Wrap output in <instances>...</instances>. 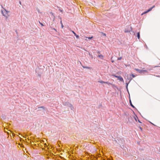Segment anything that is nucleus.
Here are the masks:
<instances>
[{"label":"nucleus","mask_w":160,"mask_h":160,"mask_svg":"<svg viewBox=\"0 0 160 160\" xmlns=\"http://www.w3.org/2000/svg\"><path fill=\"white\" fill-rule=\"evenodd\" d=\"M9 12H10L9 11H7L5 8H3V9L2 10V12L3 15L6 18H7L9 16V15L8 14Z\"/></svg>","instance_id":"f257e3e1"},{"label":"nucleus","mask_w":160,"mask_h":160,"mask_svg":"<svg viewBox=\"0 0 160 160\" xmlns=\"http://www.w3.org/2000/svg\"><path fill=\"white\" fill-rule=\"evenodd\" d=\"M135 70L138 71L139 73H142L143 72H147V71L146 70H142L137 68H135Z\"/></svg>","instance_id":"f03ea898"},{"label":"nucleus","mask_w":160,"mask_h":160,"mask_svg":"<svg viewBox=\"0 0 160 160\" xmlns=\"http://www.w3.org/2000/svg\"><path fill=\"white\" fill-rule=\"evenodd\" d=\"M118 79L119 80L121 81H122L123 82H124L123 78L120 76H119V77H118Z\"/></svg>","instance_id":"7ed1b4c3"},{"label":"nucleus","mask_w":160,"mask_h":160,"mask_svg":"<svg viewBox=\"0 0 160 160\" xmlns=\"http://www.w3.org/2000/svg\"><path fill=\"white\" fill-rule=\"evenodd\" d=\"M150 11H149V9L146 11H145L143 13H142V14H141V15H143L144 14H146L148 12H150Z\"/></svg>","instance_id":"20e7f679"},{"label":"nucleus","mask_w":160,"mask_h":160,"mask_svg":"<svg viewBox=\"0 0 160 160\" xmlns=\"http://www.w3.org/2000/svg\"><path fill=\"white\" fill-rule=\"evenodd\" d=\"M72 32L74 34L75 36H76V37L77 38H78L79 37V36L78 35H77L76 33L73 31H72Z\"/></svg>","instance_id":"39448f33"},{"label":"nucleus","mask_w":160,"mask_h":160,"mask_svg":"<svg viewBox=\"0 0 160 160\" xmlns=\"http://www.w3.org/2000/svg\"><path fill=\"white\" fill-rule=\"evenodd\" d=\"M98 57L102 59L103 58V56L102 55H98Z\"/></svg>","instance_id":"423d86ee"},{"label":"nucleus","mask_w":160,"mask_h":160,"mask_svg":"<svg viewBox=\"0 0 160 160\" xmlns=\"http://www.w3.org/2000/svg\"><path fill=\"white\" fill-rule=\"evenodd\" d=\"M137 34V37H138V39H139L140 37V32H138Z\"/></svg>","instance_id":"0eeeda50"},{"label":"nucleus","mask_w":160,"mask_h":160,"mask_svg":"<svg viewBox=\"0 0 160 160\" xmlns=\"http://www.w3.org/2000/svg\"><path fill=\"white\" fill-rule=\"evenodd\" d=\"M82 67L84 68H87V69H90L91 68L88 67H84V66H82Z\"/></svg>","instance_id":"6e6552de"},{"label":"nucleus","mask_w":160,"mask_h":160,"mask_svg":"<svg viewBox=\"0 0 160 160\" xmlns=\"http://www.w3.org/2000/svg\"><path fill=\"white\" fill-rule=\"evenodd\" d=\"M155 5H153V6H152L151 8H150L149 10V11H151L152 10V8H154V7H155Z\"/></svg>","instance_id":"1a4fd4ad"},{"label":"nucleus","mask_w":160,"mask_h":160,"mask_svg":"<svg viewBox=\"0 0 160 160\" xmlns=\"http://www.w3.org/2000/svg\"><path fill=\"white\" fill-rule=\"evenodd\" d=\"M130 103L131 106L132 107H133V108H135L134 106L132 104V103L131 101L130 100Z\"/></svg>","instance_id":"9d476101"},{"label":"nucleus","mask_w":160,"mask_h":160,"mask_svg":"<svg viewBox=\"0 0 160 160\" xmlns=\"http://www.w3.org/2000/svg\"><path fill=\"white\" fill-rule=\"evenodd\" d=\"M104 83H106V84H107L109 85H111V84L110 83V82H104Z\"/></svg>","instance_id":"9b49d317"},{"label":"nucleus","mask_w":160,"mask_h":160,"mask_svg":"<svg viewBox=\"0 0 160 160\" xmlns=\"http://www.w3.org/2000/svg\"><path fill=\"white\" fill-rule=\"evenodd\" d=\"M60 23L61 25V26H62V28H63V24H62V20H61V21H60Z\"/></svg>","instance_id":"f8f14e48"},{"label":"nucleus","mask_w":160,"mask_h":160,"mask_svg":"<svg viewBox=\"0 0 160 160\" xmlns=\"http://www.w3.org/2000/svg\"><path fill=\"white\" fill-rule=\"evenodd\" d=\"M45 108L44 106H41L39 107H38V108H42L43 109H44Z\"/></svg>","instance_id":"ddd939ff"},{"label":"nucleus","mask_w":160,"mask_h":160,"mask_svg":"<svg viewBox=\"0 0 160 160\" xmlns=\"http://www.w3.org/2000/svg\"><path fill=\"white\" fill-rule=\"evenodd\" d=\"M98 82L101 83H104L105 82L103 81H98Z\"/></svg>","instance_id":"4468645a"},{"label":"nucleus","mask_w":160,"mask_h":160,"mask_svg":"<svg viewBox=\"0 0 160 160\" xmlns=\"http://www.w3.org/2000/svg\"><path fill=\"white\" fill-rule=\"evenodd\" d=\"M113 76H114V77H115L117 78H118V77H119V76H116L115 75H113Z\"/></svg>","instance_id":"2eb2a0df"},{"label":"nucleus","mask_w":160,"mask_h":160,"mask_svg":"<svg viewBox=\"0 0 160 160\" xmlns=\"http://www.w3.org/2000/svg\"><path fill=\"white\" fill-rule=\"evenodd\" d=\"M122 57L118 58V60H120L122 59Z\"/></svg>","instance_id":"dca6fc26"},{"label":"nucleus","mask_w":160,"mask_h":160,"mask_svg":"<svg viewBox=\"0 0 160 160\" xmlns=\"http://www.w3.org/2000/svg\"><path fill=\"white\" fill-rule=\"evenodd\" d=\"M131 75L133 78H134L135 77V76L133 74H132Z\"/></svg>","instance_id":"f3484780"},{"label":"nucleus","mask_w":160,"mask_h":160,"mask_svg":"<svg viewBox=\"0 0 160 160\" xmlns=\"http://www.w3.org/2000/svg\"><path fill=\"white\" fill-rule=\"evenodd\" d=\"M39 22V23H40V24H41L42 26H44V25H43V24L42 23L40 22Z\"/></svg>","instance_id":"a211bd4d"},{"label":"nucleus","mask_w":160,"mask_h":160,"mask_svg":"<svg viewBox=\"0 0 160 160\" xmlns=\"http://www.w3.org/2000/svg\"><path fill=\"white\" fill-rule=\"evenodd\" d=\"M139 128L141 130V131L142 130V128L141 127H140Z\"/></svg>","instance_id":"6ab92c4d"},{"label":"nucleus","mask_w":160,"mask_h":160,"mask_svg":"<svg viewBox=\"0 0 160 160\" xmlns=\"http://www.w3.org/2000/svg\"><path fill=\"white\" fill-rule=\"evenodd\" d=\"M88 38V39H91V38H92V37H91V38Z\"/></svg>","instance_id":"aec40b11"},{"label":"nucleus","mask_w":160,"mask_h":160,"mask_svg":"<svg viewBox=\"0 0 160 160\" xmlns=\"http://www.w3.org/2000/svg\"><path fill=\"white\" fill-rule=\"evenodd\" d=\"M51 13L52 15H53V13H52V12H51Z\"/></svg>","instance_id":"412c9836"},{"label":"nucleus","mask_w":160,"mask_h":160,"mask_svg":"<svg viewBox=\"0 0 160 160\" xmlns=\"http://www.w3.org/2000/svg\"><path fill=\"white\" fill-rule=\"evenodd\" d=\"M98 54H99L100 53V52L99 51L98 52Z\"/></svg>","instance_id":"4be33fe9"},{"label":"nucleus","mask_w":160,"mask_h":160,"mask_svg":"<svg viewBox=\"0 0 160 160\" xmlns=\"http://www.w3.org/2000/svg\"><path fill=\"white\" fill-rule=\"evenodd\" d=\"M19 3H20V4H21V2H19Z\"/></svg>","instance_id":"5701e85b"},{"label":"nucleus","mask_w":160,"mask_h":160,"mask_svg":"<svg viewBox=\"0 0 160 160\" xmlns=\"http://www.w3.org/2000/svg\"><path fill=\"white\" fill-rule=\"evenodd\" d=\"M139 122H140L141 123V122H140L139 120Z\"/></svg>","instance_id":"b1692460"},{"label":"nucleus","mask_w":160,"mask_h":160,"mask_svg":"<svg viewBox=\"0 0 160 160\" xmlns=\"http://www.w3.org/2000/svg\"><path fill=\"white\" fill-rule=\"evenodd\" d=\"M54 30H55L56 31V29H54Z\"/></svg>","instance_id":"393cba45"},{"label":"nucleus","mask_w":160,"mask_h":160,"mask_svg":"<svg viewBox=\"0 0 160 160\" xmlns=\"http://www.w3.org/2000/svg\"><path fill=\"white\" fill-rule=\"evenodd\" d=\"M112 62H113L114 61H112Z\"/></svg>","instance_id":"a878e982"},{"label":"nucleus","mask_w":160,"mask_h":160,"mask_svg":"<svg viewBox=\"0 0 160 160\" xmlns=\"http://www.w3.org/2000/svg\"><path fill=\"white\" fill-rule=\"evenodd\" d=\"M55 18V17L54 16V18Z\"/></svg>","instance_id":"bb28decb"}]
</instances>
